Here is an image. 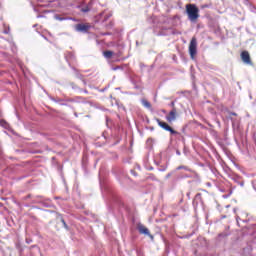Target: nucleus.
I'll return each mask as SVG.
<instances>
[{"mask_svg": "<svg viewBox=\"0 0 256 256\" xmlns=\"http://www.w3.org/2000/svg\"><path fill=\"white\" fill-rule=\"evenodd\" d=\"M186 15H188L189 21L195 23L197 19H199V8L195 4H187L186 5Z\"/></svg>", "mask_w": 256, "mask_h": 256, "instance_id": "1", "label": "nucleus"}, {"mask_svg": "<svg viewBox=\"0 0 256 256\" xmlns=\"http://www.w3.org/2000/svg\"><path fill=\"white\" fill-rule=\"evenodd\" d=\"M189 53L191 59H195V55H197V38L193 37L189 44Z\"/></svg>", "mask_w": 256, "mask_h": 256, "instance_id": "2", "label": "nucleus"}, {"mask_svg": "<svg viewBox=\"0 0 256 256\" xmlns=\"http://www.w3.org/2000/svg\"><path fill=\"white\" fill-rule=\"evenodd\" d=\"M156 121H157L159 127L164 129V131H169V133H171V135H177V131L173 130V128H171V126H169V124H167V122H163L159 118H157Z\"/></svg>", "mask_w": 256, "mask_h": 256, "instance_id": "3", "label": "nucleus"}, {"mask_svg": "<svg viewBox=\"0 0 256 256\" xmlns=\"http://www.w3.org/2000/svg\"><path fill=\"white\" fill-rule=\"evenodd\" d=\"M241 59L245 65H253V62H251V56L249 55V52L243 51L241 53Z\"/></svg>", "mask_w": 256, "mask_h": 256, "instance_id": "4", "label": "nucleus"}, {"mask_svg": "<svg viewBox=\"0 0 256 256\" xmlns=\"http://www.w3.org/2000/svg\"><path fill=\"white\" fill-rule=\"evenodd\" d=\"M175 119H177V109L173 108L166 116V120L168 121V123H173Z\"/></svg>", "mask_w": 256, "mask_h": 256, "instance_id": "5", "label": "nucleus"}, {"mask_svg": "<svg viewBox=\"0 0 256 256\" xmlns=\"http://www.w3.org/2000/svg\"><path fill=\"white\" fill-rule=\"evenodd\" d=\"M75 31H78V33H87V31H89V25L77 24L75 26Z\"/></svg>", "mask_w": 256, "mask_h": 256, "instance_id": "6", "label": "nucleus"}, {"mask_svg": "<svg viewBox=\"0 0 256 256\" xmlns=\"http://www.w3.org/2000/svg\"><path fill=\"white\" fill-rule=\"evenodd\" d=\"M138 231L142 235H148V237H152L153 238V236H151V233L149 232V229L147 227H145L143 224H139L138 225Z\"/></svg>", "mask_w": 256, "mask_h": 256, "instance_id": "7", "label": "nucleus"}, {"mask_svg": "<svg viewBox=\"0 0 256 256\" xmlns=\"http://www.w3.org/2000/svg\"><path fill=\"white\" fill-rule=\"evenodd\" d=\"M141 103H142L143 107H146V109H151V103L149 101L142 99Z\"/></svg>", "mask_w": 256, "mask_h": 256, "instance_id": "8", "label": "nucleus"}, {"mask_svg": "<svg viewBox=\"0 0 256 256\" xmlns=\"http://www.w3.org/2000/svg\"><path fill=\"white\" fill-rule=\"evenodd\" d=\"M91 11V3L82 8V13H89Z\"/></svg>", "mask_w": 256, "mask_h": 256, "instance_id": "9", "label": "nucleus"}, {"mask_svg": "<svg viewBox=\"0 0 256 256\" xmlns=\"http://www.w3.org/2000/svg\"><path fill=\"white\" fill-rule=\"evenodd\" d=\"M104 57L106 59H111V57H113V51H105L104 52Z\"/></svg>", "mask_w": 256, "mask_h": 256, "instance_id": "10", "label": "nucleus"}, {"mask_svg": "<svg viewBox=\"0 0 256 256\" xmlns=\"http://www.w3.org/2000/svg\"><path fill=\"white\" fill-rule=\"evenodd\" d=\"M181 169H184V171H189V172H191V169H190L189 167H187V166H178V167L176 168L177 171H181Z\"/></svg>", "mask_w": 256, "mask_h": 256, "instance_id": "11", "label": "nucleus"}, {"mask_svg": "<svg viewBox=\"0 0 256 256\" xmlns=\"http://www.w3.org/2000/svg\"><path fill=\"white\" fill-rule=\"evenodd\" d=\"M0 125H1L2 127H4L5 129H7V127H9V124H7V122H6L5 120H1V121H0Z\"/></svg>", "mask_w": 256, "mask_h": 256, "instance_id": "12", "label": "nucleus"}, {"mask_svg": "<svg viewBox=\"0 0 256 256\" xmlns=\"http://www.w3.org/2000/svg\"><path fill=\"white\" fill-rule=\"evenodd\" d=\"M231 116H234V117H237V113H235V112H229V119H231V121L233 122V117H231Z\"/></svg>", "mask_w": 256, "mask_h": 256, "instance_id": "13", "label": "nucleus"}, {"mask_svg": "<svg viewBox=\"0 0 256 256\" xmlns=\"http://www.w3.org/2000/svg\"><path fill=\"white\" fill-rule=\"evenodd\" d=\"M55 19H56L57 21H65V18H64V17H61V16H59V15H56V16H55Z\"/></svg>", "mask_w": 256, "mask_h": 256, "instance_id": "14", "label": "nucleus"}, {"mask_svg": "<svg viewBox=\"0 0 256 256\" xmlns=\"http://www.w3.org/2000/svg\"><path fill=\"white\" fill-rule=\"evenodd\" d=\"M61 222L63 223V226L65 227V229H69V226H67V223L65 222L64 219H62Z\"/></svg>", "mask_w": 256, "mask_h": 256, "instance_id": "15", "label": "nucleus"}, {"mask_svg": "<svg viewBox=\"0 0 256 256\" xmlns=\"http://www.w3.org/2000/svg\"><path fill=\"white\" fill-rule=\"evenodd\" d=\"M33 240H30V239H26V243H32Z\"/></svg>", "mask_w": 256, "mask_h": 256, "instance_id": "16", "label": "nucleus"}, {"mask_svg": "<svg viewBox=\"0 0 256 256\" xmlns=\"http://www.w3.org/2000/svg\"><path fill=\"white\" fill-rule=\"evenodd\" d=\"M176 155H181V151L177 150Z\"/></svg>", "mask_w": 256, "mask_h": 256, "instance_id": "17", "label": "nucleus"}, {"mask_svg": "<svg viewBox=\"0 0 256 256\" xmlns=\"http://www.w3.org/2000/svg\"><path fill=\"white\" fill-rule=\"evenodd\" d=\"M169 177H171V173L166 175V179H169Z\"/></svg>", "mask_w": 256, "mask_h": 256, "instance_id": "18", "label": "nucleus"}, {"mask_svg": "<svg viewBox=\"0 0 256 256\" xmlns=\"http://www.w3.org/2000/svg\"><path fill=\"white\" fill-rule=\"evenodd\" d=\"M171 107H175V102H171Z\"/></svg>", "mask_w": 256, "mask_h": 256, "instance_id": "19", "label": "nucleus"}, {"mask_svg": "<svg viewBox=\"0 0 256 256\" xmlns=\"http://www.w3.org/2000/svg\"><path fill=\"white\" fill-rule=\"evenodd\" d=\"M132 175H137V173H135V171L131 170Z\"/></svg>", "mask_w": 256, "mask_h": 256, "instance_id": "20", "label": "nucleus"}, {"mask_svg": "<svg viewBox=\"0 0 256 256\" xmlns=\"http://www.w3.org/2000/svg\"><path fill=\"white\" fill-rule=\"evenodd\" d=\"M152 179H153L154 181H157V178H155V176H152Z\"/></svg>", "mask_w": 256, "mask_h": 256, "instance_id": "21", "label": "nucleus"}, {"mask_svg": "<svg viewBox=\"0 0 256 256\" xmlns=\"http://www.w3.org/2000/svg\"><path fill=\"white\" fill-rule=\"evenodd\" d=\"M161 171H165V168H162Z\"/></svg>", "mask_w": 256, "mask_h": 256, "instance_id": "22", "label": "nucleus"}, {"mask_svg": "<svg viewBox=\"0 0 256 256\" xmlns=\"http://www.w3.org/2000/svg\"><path fill=\"white\" fill-rule=\"evenodd\" d=\"M114 71H117V68H114Z\"/></svg>", "mask_w": 256, "mask_h": 256, "instance_id": "23", "label": "nucleus"}, {"mask_svg": "<svg viewBox=\"0 0 256 256\" xmlns=\"http://www.w3.org/2000/svg\"><path fill=\"white\" fill-rule=\"evenodd\" d=\"M75 117H77V113H75Z\"/></svg>", "mask_w": 256, "mask_h": 256, "instance_id": "24", "label": "nucleus"}, {"mask_svg": "<svg viewBox=\"0 0 256 256\" xmlns=\"http://www.w3.org/2000/svg\"><path fill=\"white\" fill-rule=\"evenodd\" d=\"M196 197H199V194H197Z\"/></svg>", "mask_w": 256, "mask_h": 256, "instance_id": "25", "label": "nucleus"}]
</instances>
